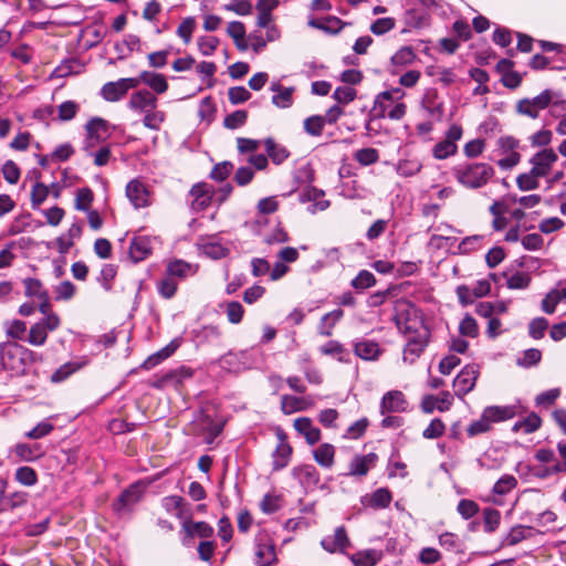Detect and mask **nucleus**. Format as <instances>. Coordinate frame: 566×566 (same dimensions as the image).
I'll list each match as a JSON object with an SVG mask.
<instances>
[{"instance_id":"dca6fc26","label":"nucleus","mask_w":566,"mask_h":566,"mask_svg":"<svg viewBox=\"0 0 566 566\" xmlns=\"http://www.w3.org/2000/svg\"><path fill=\"white\" fill-rule=\"evenodd\" d=\"M279 443L275 451L273 452V467L275 470L283 469L287 465L290 457L292 454V447L286 440V434L283 430L276 431Z\"/></svg>"},{"instance_id":"6ab92c4d","label":"nucleus","mask_w":566,"mask_h":566,"mask_svg":"<svg viewBox=\"0 0 566 566\" xmlns=\"http://www.w3.org/2000/svg\"><path fill=\"white\" fill-rule=\"evenodd\" d=\"M407 410V401L401 391L392 390L384 395L380 403V412H402Z\"/></svg>"},{"instance_id":"13d9d810","label":"nucleus","mask_w":566,"mask_h":566,"mask_svg":"<svg viewBox=\"0 0 566 566\" xmlns=\"http://www.w3.org/2000/svg\"><path fill=\"white\" fill-rule=\"evenodd\" d=\"M517 485V480L513 475H503L497 480L493 486V492L500 495H504L512 491Z\"/></svg>"},{"instance_id":"423d86ee","label":"nucleus","mask_w":566,"mask_h":566,"mask_svg":"<svg viewBox=\"0 0 566 566\" xmlns=\"http://www.w3.org/2000/svg\"><path fill=\"white\" fill-rule=\"evenodd\" d=\"M85 151H88L90 149H93L97 144L105 142L113 132L112 125L101 117H93L90 119L85 125Z\"/></svg>"},{"instance_id":"ddd939ff","label":"nucleus","mask_w":566,"mask_h":566,"mask_svg":"<svg viewBox=\"0 0 566 566\" xmlns=\"http://www.w3.org/2000/svg\"><path fill=\"white\" fill-rule=\"evenodd\" d=\"M126 196L136 209L147 207L150 202L147 187L138 179L128 182L126 186Z\"/></svg>"},{"instance_id":"3c124183","label":"nucleus","mask_w":566,"mask_h":566,"mask_svg":"<svg viewBox=\"0 0 566 566\" xmlns=\"http://www.w3.org/2000/svg\"><path fill=\"white\" fill-rule=\"evenodd\" d=\"M484 531L486 533L494 532L501 521V513L492 507H488L483 511Z\"/></svg>"},{"instance_id":"72a5a7b5","label":"nucleus","mask_w":566,"mask_h":566,"mask_svg":"<svg viewBox=\"0 0 566 566\" xmlns=\"http://www.w3.org/2000/svg\"><path fill=\"white\" fill-rule=\"evenodd\" d=\"M422 105L431 116L441 117L443 114L442 102L439 101L438 93L433 90L426 93Z\"/></svg>"},{"instance_id":"393cba45","label":"nucleus","mask_w":566,"mask_h":566,"mask_svg":"<svg viewBox=\"0 0 566 566\" xmlns=\"http://www.w3.org/2000/svg\"><path fill=\"white\" fill-rule=\"evenodd\" d=\"M184 530L186 533L184 544L186 545L189 544L195 535L202 538H208L213 534V528L206 522H185Z\"/></svg>"},{"instance_id":"e433bc0d","label":"nucleus","mask_w":566,"mask_h":566,"mask_svg":"<svg viewBox=\"0 0 566 566\" xmlns=\"http://www.w3.org/2000/svg\"><path fill=\"white\" fill-rule=\"evenodd\" d=\"M23 285L25 287V295L29 297L41 300L49 295L42 283L36 279L28 277L23 280Z\"/></svg>"},{"instance_id":"680f3d73","label":"nucleus","mask_w":566,"mask_h":566,"mask_svg":"<svg viewBox=\"0 0 566 566\" xmlns=\"http://www.w3.org/2000/svg\"><path fill=\"white\" fill-rule=\"evenodd\" d=\"M15 453L24 461H32L39 457L40 448L36 444L30 446L27 443H20L15 447Z\"/></svg>"},{"instance_id":"f3484780","label":"nucleus","mask_w":566,"mask_h":566,"mask_svg":"<svg viewBox=\"0 0 566 566\" xmlns=\"http://www.w3.org/2000/svg\"><path fill=\"white\" fill-rule=\"evenodd\" d=\"M453 398L449 391H443L439 396L427 395L423 397L421 408L423 412L431 413L434 409L443 412L450 409Z\"/></svg>"},{"instance_id":"b1692460","label":"nucleus","mask_w":566,"mask_h":566,"mask_svg":"<svg viewBox=\"0 0 566 566\" xmlns=\"http://www.w3.org/2000/svg\"><path fill=\"white\" fill-rule=\"evenodd\" d=\"M157 105V98L150 92L143 90L134 93L129 99V107L135 111L147 112L155 109Z\"/></svg>"},{"instance_id":"473e14b6","label":"nucleus","mask_w":566,"mask_h":566,"mask_svg":"<svg viewBox=\"0 0 566 566\" xmlns=\"http://www.w3.org/2000/svg\"><path fill=\"white\" fill-rule=\"evenodd\" d=\"M321 353L328 356H335L338 361H348L349 352L337 340H329L321 347Z\"/></svg>"},{"instance_id":"2eb2a0df","label":"nucleus","mask_w":566,"mask_h":566,"mask_svg":"<svg viewBox=\"0 0 566 566\" xmlns=\"http://www.w3.org/2000/svg\"><path fill=\"white\" fill-rule=\"evenodd\" d=\"M321 545L328 553L344 552L350 545L345 527L338 526L334 535L326 536L321 541Z\"/></svg>"},{"instance_id":"2f4dec72","label":"nucleus","mask_w":566,"mask_h":566,"mask_svg":"<svg viewBox=\"0 0 566 566\" xmlns=\"http://www.w3.org/2000/svg\"><path fill=\"white\" fill-rule=\"evenodd\" d=\"M272 91L277 92L272 97V103L281 108H287L293 103V87L281 88L280 85L273 84Z\"/></svg>"},{"instance_id":"f03ea898","label":"nucleus","mask_w":566,"mask_h":566,"mask_svg":"<svg viewBox=\"0 0 566 566\" xmlns=\"http://www.w3.org/2000/svg\"><path fill=\"white\" fill-rule=\"evenodd\" d=\"M548 106H552L549 114L558 118L560 115L557 113V109L560 108L562 111H566V101L560 99L557 92L544 90L537 96L517 101L515 104V112L521 116L537 119L539 117V113Z\"/></svg>"},{"instance_id":"412c9836","label":"nucleus","mask_w":566,"mask_h":566,"mask_svg":"<svg viewBox=\"0 0 566 566\" xmlns=\"http://www.w3.org/2000/svg\"><path fill=\"white\" fill-rule=\"evenodd\" d=\"M140 500V490L137 485H132L125 490L117 501L113 504L114 511L118 514H124L132 510V507Z\"/></svg>"},{"instance_id":"0e129e2a","label":"nucleus","mask_w":566,"mask_h":566,"mask_svg":"<svg viewBox=\"0 0 566 566\" xmlns=\"http://www.w3.org/2000/svg\"><path fill=\"white\" fill-rule=\"evenodd\" d=\"M355 159L364 166L375 164L379 159L378 150L375 148H363L356 151Z\"/></svg>"},{"instance_id":"a878e982","label":"nucleus","mask_w":566,"mask_h":566,"mask_svg":"<svg viewBox=\"0 0 566 566\" xmlns=\"http://www.w3.org/2000/svg\"><path fill=\"white\" fill-rule=\"evenodd\" d=\"M377 455L368 453L366 455H356L349 464V474L364 476L369 469L375 464Z\"/></svg>"},{"instance_id":"774afa93","label":"nucleus","mask_w":566,"mask_h":566,"mask_svg":"<svg viewBox=\"0 0 566 566\" xmlns=\"http://www.w3.org/2000/svg\"><path fill=\"white\" fill-rule=\"evenodd\" d=\"M219 40L216 36H200L198 48L202 55L210 56L217 50Z\"/></svg>"},{"instance_id":"4468645a","label":"nucleus","mask_w":566,"mask_h":566,"mask_svg":"<svg viewBox=\"0 0 566 566\" xmlns=\"http://www.w3.org/2000/svg\"><path fill=\"white\" fill-rule=\"evenodd\" d=\"M191 209L195 212L203 211L209 207L212 199V188L208 184L201 182L192 186L190 189Z\"/></svg>"},{"instance_id":"cd10ccee","label":"nucleus","mask_w":566,"mask_h":566,"mask_svg":"<svg viewBox=\"0 0 566 566\" xmlns=\"http://www.w3.org/2000/svg\"><path fill=\"white\" fill-rule=\"evenodd\" d=\"M354 350L358 357L365 360L376 359L380 354L379 345L369 339H363L355 343Z\"/></svg>"},{"instance_id":"6e6552de","label":"nucleus","mask_w":566,"mask_h":566,"mask_svg":"<svg viewBox=\"0 0 566 566\" xmlns=\"http://www.w3.org/2000/svg\"><path fill=\"white\" fill-rule=\"evenodd\" d=\"M255 563L259 566H271L276 562L275 545L268 533H259L255 537Z\"/></svg>"},{"instance_id":"9b49d317","label":"nucleus","mask_w":566,"mask_h":566,"mask_svg":"<svg viewBox=\"0 0 566 566\" xmlns=\"http://www.w3.org/2000/svg\"><path fill=\"white\" fill-rule=\"evenodd\" d=\"M478 376L479 369L475 365L465 366L453 380L455 395L463 397L473 390Z\"/></svg>"},{"instance_id":"5701e85b","label":"nucleus","mask_w":566,"mask_h":566,"mask_svg":"<svg viewBox=\"0 0 566 566\" xmlns=\"http://www.w3.org/2000/svg\"><path fill=\"white\" fill-rule=\"evenodd\" d=\"M151 252V240L149 237H135L129 245V256L137 263L145 260Z\"/></svg>"},{"instance_id":"49530a36","label":"nucleus","mask_w":566,"mask_h":566,"mask_svg":"<svg viewBox=\"0 0 566 566\" xmlns=\"http://www.w3.org/2000/svg\"><path fill=\"white\" fill-rule=\"evenodd\" d=\"M48 337V331L43 323H35L31 326L28 342L34 346H41L45 343Z\"/></svg>"},{"instance_id":"4d7b16f0","label":"nucleus","mask_w":566,"mask_h":566,"mask_svg":"<svg viewBox=\"0 0 566 566\" xmlns=\"http://www.w3.org/2000/svg\"><path fill=\"white\" fill-rule=\"evenodd\" d=\"M459 332L462 336L476 337L479 335L476 321L471 315H465L460 322Z\"/></svg>"},{"instance_id":"a19ab883","label":"nucleus","mask_w":566,"mask_h":566,"mask_svg":"<svg viewBox=\"0 0 566 566\" xmlns=\"http://www.w3.org/2000/svg\"><path fill=\"white\" fill-rule=\"evenodd\" d=\"M542 359V353L537 348H530L523 352L516 364L524 368L536 366Z\"/></svg>"},{"instance_id":"c9c22d12","label":"nucleus","mask_w":566,"mask_h":566,"mask_svg":"<svg viewBox=\"0 0 566 566\" xmlns=\"http://www.w3.org/2000/svg\"><path fill=\"white\" fill-rule=\"evenodd\" d=\"M542 420L538 415L532 412L524 420L517 421L513 426V431H522L523 433H532L541 427Z\"/></svg>"},{"instance_id":"7ed1b4c3","label":"nucleus","mask_w":566,"mask_h":566,"mask_svg":"<svg viewBox=\"0 0 566 566\" xmlns=\"http://www.w3.org/2000/svg\"><path fill=\"white\" fill-rule=\"evenodd\" d=\"M494 175L492 166L485 163H473L454 169L457 180L467 188H481Z\"/></svg>"},{"instance_id":"de8ad7c7","label":"nucleus","mask_w":566,"mask_h":566,"mask_svg":"<svg viewBox=\"0 0 566 566\" xmlns=\"http://www.w3.org/2000/svg\"><path fill=\"white\" fill-rule=\"evenodd\" d=\"M548 321L544 317H535L528 324V335L533 339H541L544 337L548 328Z\"/></svg>"},{"instance_id":"79ce46f5","label":"nucleus","mask_w":566,"mask_h":566,"mask_svg":"<svg viewBox=\"0 0 566 566\" xmlns=\"http://www.w3.org/2000/svg\"><path fill=\"white\" fill-rule=\"evenodd\" d=\"M390 502L391 493L389 490L380 488L373 493L368 505L374 509H385L390 504Z\"/></svg>"},{"instance_id":"ea45409f","label":"nucleus","mask_w":566,"mask_h":566,"mask_svg":"<svg viewBox=\"0 0 566 566\" xmlns=\"http://www.w3.org/2000/svg\"><path fill=\"white\" fill-rule=\"evenodd\" d=\"M538 177L533 174L532 170L517 176L516 185L522 191L535 190L539 187Z\"/></svg>"},{"instance_id":"20e7f679","label":"nucleus","mask_w":566,"mask_h":566,"mask_svg":"<svg viewBox=\"0 0 566 566\" xmlns=\"http://www.w3.org/2000/svg\"><path fill=\"white\" fill-rule=\"evenodd\" d=\"M403 95L400 88L386 91L377 95L373 112L376 117L388 116L390 119L399 120L405 114L407 106L403 103H395V99L400 98Z\"/></svg>"},{"instance_id":"bb28decb","label":"nucleus","mask_w":566,"mask_h":566,"mask_svg":"<svg viewBox=\"0 0 566 566\" xmlns=\"http://www.w3.org/2000/svg\"><path fill=\"white\" fill-rule=\"evenodd\" d=\"M136 80H140V83L146 84L153 91L158 94H163L168 88V83L163 74L154 73L149 71H143Z\"/></svg>"},{"instance_id":"e2e57ef3","label":"nucleus","mask_w":566,"mask_h":566,"mask_svg":"<svg viewBox=\"0 0 566 566\" xmlns=\"http://www.w3.org/2000/svg\"><path fill=\"white\" fill-rule=\"evenodd\" d=\"M457 151V145L451 140H442L433 147V155L438 159H446Z\"/></svg>"},{"instance_id":"f257e3e1","label":"nucleus","mask_w":566,"mask_h":566,"mask_svg":"<svg viewBox=\"0 0 566 566\" xmlns=\"http://www.w3.org/2000/svg\"><path fill=\"white\" fill-rule=\"evenodd\" d=\"M398 329L407 336V344L403 348V361L412 364L420 357L428 345L430 336L429 328L420 317L418 310L411 304L399 310L395 316Z\"/></svg>"},{"instance_id":"c756f323","label":"nucleus","mask_w":566,"mask_h":566,"mask_svg":"<svg viewBox=\"0 0 566 566\" xmlns=\"http://www.w3.org/2000/svg\"><path fill=\"white\" fill-rule=\"evenodd\" d=\"M308 25L328 33H337L342 30L343 22L340 19L329 15L323 19H311Z\"/></svg>"},{"instance_id":"aec40b11","label":"nucleus","mask_w":566,"mask_h":566,"mask_svg":"<svg viewBox=\"0 0 566 566\" xmlns=\"http://www.w3.org/2000/svg\"><path fill=\"white\" fill-rule=\"evenodd\" d=\"M314 406L310 397H296L291 395H283L281 397V409L285 415L304 411Z\"/></svg>"},{"instance_id":"bf43d9fd","label":"nucleus","mask_w":566,"mask_h":566,"mask_svg":"<svg viewBox=\"0 0 566 566\" xmlns=\"http://www.w3.org/2000/svg\"><path fill=\"white\" fill-rule=\"evenodd\" d=\"M196 28V20L192 17L185 18L177 29V34L188 44Z\"/></svg>"},{"instance_id":"0eeeda50","label":"nucleus","mask_w":566,"mask_h":566,"mask_svg":"<svg viewBox=\"0 0 566 566\" xmlns=\"http://www.w3.org/2000/svg\"><path fill=\"white\" fill-rule=\"evenodd\" d=\"M140 84V80L135 77L119 78L115 82H107L102 86L101 95L107 102H117L122 99L130 88Z\"/></svg>"},{"instance_id":"7c9ffc66","label":"nucleus","mask_w":566,"mask_h":566,"mask_svg":"<svg viewBox=\"0 0 566 566\" xmlns=\"http://www.w3.org/2000/svg\"><path fill=\"white\" fill-rule=\"evenodd\" d=\"M166 273L174 277L186 279L189 275L195 273L193 266L190 263H187L182 260H175L168 263Z\"/></svg>"},{"instance_id":"f8f14e48","label":"nucleus","mask_w":566,"mask_h":566,"mask_svg":"<svg viewBox=\"0 0 566 566\" xmlns=\"http://www.w3.org/2000/svg\"><path fill=\"white\" fill-rule=\"evenodd\" d=\"M15 349H20V345L17 343L8 342L1 344L0 358L6 369L19 373L22 370V363L20 352Z\"/></svg>"},{"instance_id":"a211bd4d","label":"nucleus","mask_w":566,"mask_h":566,"mask_svg":"<svg viewBox=\"0 0 566 566\" xmlns=\"http://www.w3.org/2000/svg\"><path fill=\"white\" fill-rule=\"evenodd\" d=\"M537 534H542V532L537 531L533 526L515 525L503 538V541L501 542V546H514L521 543L522 541L533 538Z\"/></svg>"},{"instance_id":"a18cd8bd","label":"nucleus","mask_w":566,"mask_h":566,"mask_svg":"<svg viewBox=\"0 0 566 566\" xmlns=\"http://www.w3.org/2000/svg\"><path fill=\"white\" fill-rule=\"evenodd\" d=\"M416 59V54L411 46H403L399 49L392 56L391 63L394 65L405 66L411 64Z\"/></svg>"},{"instance_id":"338daca9","label":"nucleus","mask_w":566,"mask_h":566,"mask_svg":"<svg viewBox=\"0 0 566 566\" xmlns=\"http://www.w3.org/2000/svg\"><path fill=\"white\" fill-rule=\"evenodd\" d=\"M76 287L71 281H63L55 287V300L67 301L75 294Z\"/></svg>"},{"instance_id":"c85d7f7f","label":"nucleus","mask_w":566,"mask_h":566,"mask_svg":"<svg viewBox=\"0 0 566 566\" xmlns=\"http://www.w3.org/2000/svg\"><path fill=\"white\" fill-rule=\"evenodd\" d=\"M313 457L321 467L329 469L334 464L335 448L333 444L323 443L313 451Z\"/></svg>"},{"instance_id":"58836bf2","label":"nucleus","mask_w":566,"mask_h":566,"mask_svg":"<svg viewBox=\"0 0 566 566\" xmlns=\"http://www.w3.org/2000/svg\"><path fill=\"white\" fill-rule=\"evenodd\" d=\"M376 284V277L375 275L367 271L361 270L353 280L350 285L355 290H366L368 287H371Z\"/></svg>"},{"instance_id":"69168bd1","label":"nucleus","mask_w":566,"mask_h":566,"mask_svg":"<svg viewBox=\"0 0 566 566\" xmlns=\"http://www.w3.org/2000/svg\"><path fill=\"white\" fill-rule=\"evenodd\" d=\"M563 301L556 289L552 290L543 298L541 307L546 314H553L556 310L557 304Z\"/></svg>"},{"instance_id":"8fccbe9b","label":"nucleus","mask_w":566,"mask_h":566,"mask_svg":"<svg viewBox=\"0 0 566 566\" xmlns=\"http://www.w3.org/2000/svg\"><path fill=\"white\" fill-rule=\"evenodd\" d=\"M78 104L73 101H65L57 107V117L62 122L73 119L78 112Z\"/></svg>"},{"instance_id":"5fc2aeb1","label":"nucleus","mask_w":566,"mask_h":566,"mask_svg":"<svg viewBox=\"0 0 566 566\" xmlns=\"http://www.w3.org/2000/svg\"><path fill=\"white\" fill-rule=\"evenodd\" d=\"M396 20L394 18H379L370 25V31L375 35H384L395 29Z\"/></svg>"},{"instance_id":"6e6d98bb","label":"nucleus","mask_w":566,"mask_h":566,"mask_svg":"<svg viewBox=\"0 0 566 566\" xmlns=\"http://www.w3.org/2000/svg\"><path fill=\"white\" fill-rule=\"evenodd\" d=\"M81 368L80 364L66 363L57 368L51 376L53 382H61Z\"/></svg>"},{"instance_id":"603ef678","label":"nucleus","mask_w":566,"mask_h":566,"mask_svg":"<svg viewBox=\"0 0 566 566\" xmlns=\"http://www.w3.org/2000/svg\"><path fill=\"white\" fill-rule=\"evenodd\" d=\"M352 560L355 566H375L378 560L376 551H364L353 555Z\"/></svg>"},{"instance_id":"864d4df0","label":"nucleus","mask_w":566,"mask_h":566,"mask_svg":"<svg viewBox=\"0 0 566 566\" xmlns=\"http://www.w3.org/2000/svg\"><path fill=\"white\" fill-rule=\"evenodd\" d=\"M165 120V113L161 111L149 109L145 112L143 124L150 129L158 130Z\"/></svg>"},{"instance_id":"9d476101","label":"nucleus","mask_w":566,"mask_h":566,"mask_svg":"<svg viewBox=\"0 0 566 566\" xmlns=\"http://www.w3.org/2000/svg\"><path fill=\"white\" fill-rule=\"evenodd\" d=\"M253 364L252 354L248 350L228 353L220 358V366L231 373H240L250 369Z\"/></svg>"},{"instance_id":"39448f33","label":"nucleus","mask_w":566,"mask_h":566,"mask_svg":"<svg viewBox=\"0 0 566 566\" xmlns=\"http://www.w3.org/2000/svg\"><path fill=\"white\" fill-rule=\"evenodd\" d=\"M515 415L514 408L510 406H489L486 407L480 419L473 421L467 429L469 437L488 432L491 429V423L500 422L513 418Z\"/></svg>"},{"instance_id":"c03bdc74","label":"nucleus","mask_w":566,"mask_h":566,"mask_svg":"<svg viewBox=\"0 0 566 566\" xmlns=\"http://www.w3.org/2000/svg\"><path fill=\"white\" fill-rule=\"evenodd\" d=\"M93 191L85 187L81 188L76 191L75 197V209L81 211H88L91 210V205L93 202Z\"/></svg>"},{"instance_id":"4be33fe9","label":"nucleus","mask_w":566,"mask_h":566,"mask_svg":"<svg viewBox=\"0 0 566 566\" xmlns=\"http://www.w3.org/2000/svg\"><path fill=\"white\" fill-rule=\"evenodd\" d=\"M294 429L305 438L311 446L321 440V430L313 424L312 419L301 417L294 420Z\"/></svg>"},{"instance_id":"4c0bfd02","label":"nucleus","mask_w":566,"mask_h":566,"mask_svg":"<svg viewBox=\"0 0 566 566\" xmlns=\"http://www.w3.org/2000/svg\"><path fill=\"white\" fill-rule=\"evenodd\" d=\"M265 149H266L268 156L275 164H281L289 157L287 150L283 146L277 145L272 139L265 140Z\"/></svg>"},{"instance_id":"052dcab7","label":"nucleus","mask_w":566,"mask_h":566,"mask_svg":"<svg viewBox=\"0 0 566 566\" xmlns=\"http://www.w3.org/2000/svg\"><path fill=\"white\" fill-rule=\"evenodd\" d=\"M15 479L23 485L31 486L38 481L35 471L30 467H21L15 471Z\"/></svg>"},{"instance_id":"09e8293b","label":"nucleus","mask_w":566,"mask_h":566,"mask_svg":"<svg viewBox=\"0 0 566 566\" xmlns=\"http://www.w3.org/2000/svg\"><path fill=\"white\" fill-rule=\"evenodd\" d=\"M325 125V118L319 115L307 117L304 120V130L311 136H319Z\"/></svg>"},{"instance_id":"37998d69","label":"nucleus","mask_w":566,"mask_h":566,"mask_svg":"<svg viewBox=\"0 0 566 566\" xmlns=\"http://www.w3.org/2000/svg\"><path fill=\"white\" fill-rule=\"evenodd\" d=\"M177 286V280L170 277L167 273L157 283L158 292L165 298H171L176 294Z\"/></svg>"},{"instance_id":"f704fd0d","label":"nucleus","mask_w":566,"mask_h":566,"mask_svg":"<svg viewBox=\"0 0 566 566\" xmlns=\"http://www.w3.org/2000/svg\"><path fill=\"white\" fill-rule=\"evenodd\" d=\"M343 310H334L325 314L321 319L319 334L323 336H331L335 324L343 317Z\"/></svg>"},{"instance_id":"1a4fd4ad","label":"nucleus","mask_w":566,"mask_h":566,"mask_svg":"<svg viewBox=\"0 0 566 566\" xmlns=\"http://www.w3.org/2000/svg\"><path fill=\"white\" fill-rule=\"evenodd\" d=\"M557 160V154L552 148H545L530 159L531 170L538 178L546 177Z\"/></svg>"}]
</instances>
